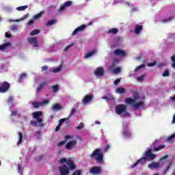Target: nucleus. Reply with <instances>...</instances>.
<instances>
[{
  "mask_svg": "<svg viewBox=\"0 0 175 175\" xmlns=\"http://www.w3.org/2000/svg\"><path fill=\"white\" fill-rule=\"evenodd\" d=\"M60 70H62V64L59 66L57 68H54L53 70V73H58Z\"/></svg>",
  "mask_w": 175,
  "mask_h": 175,
  "instance_id": "nucleus-29",
  "label": "nucleus"
},
{
  "mask_svg": "<svg viewBox=\"0 0 175 175\" xmlns=\"http://www.w3.org/2000/svg\"><path fill=\"white\" fill-rule=\"evenodd\" d=\"M10 89V83L8 81H3L0 83V93L5 94V92H8Z\"/></svg>",
  "mask_w": 175,
  "mask_h": 175,
  "instance_id": "nucleus-6",
  "label": "nucleus"
},
{
  "mask_svg": "<svg viewBox=\"0 0 175 175\" xmlns=\"http://www.w3.org/2000/svg\"><path fill=\"white\" fill-rule=\"evenodd\" d=\"M18 29V26L17 25H14L11 27V31H17Z\"/></svg>",
  "mask_w": 175,
  "mask_h": 175,
  "instance_id": "nucleus-46",
  "label": "nucleus"
},
{
  "mask_svg": "<svg viewBox=\"0 0 175 175\" xmlns=\"http://www.w3.org/2000/svg\"><path fill=\"white\" fill-rule=\"evenodd\" d=\"M60 162H61V163H66V165H68V159H65L64 157L60 159Z\"/></svg>",
  "mask_w": 175,
  "mask_h": 175,
  "instance_id": "nucleus-49",
  "label": "nucleus"
},
{
  "mask_svg": "<svg viewBox=\"0 0 175 175\" xmlns=\"http://www.w3.org/2000/svg\"><path fill=\"white\" fill-rule=\"evenodd\" d=\"M13 100H14V98H13V96L9 97V98H8V103L13 104Z\"/></svg>",
  "mask_w": 175,
  "mask_h": 175,
  "instance_id": "nucleus-55",
  "label": "nucleus"
},
{
  "mask_svg": "<svg viewBox=\"0 0 175 175\" xmlns=\"http://www.w3.org/2000/svg\"><path fill=\"white\" fill-rule=\"evenodd\" d=\"M165 159H167V154H166L165 156L161 157V158L159 159V161L162 162V161Z\"/></svg>",
  "mask_w": 175,
  "mask_h": 175,
  "instance_id": "nucleus-56",
  "label": "nucleus"
},
{
  "mask_svg": "<svg viewBox=\"0 0 175 175\" xmlns=\"http://www.w3.org/2000/svg\"><path fill=\"white\" fill-rule=\"evenodd\" d=\"M50 100H44L42 102H40L41 106H43V105H47V103H49Z\"/></svg>",
  "mask_w": 175,
  "mask_h": 175,
  "instance_id": "nucleus-47",
  "label": "nucleus"
},
{
  "mask_svg": "<svg viewBox=\"0 0 175 175\" xmlns=\"http://www.w3.org/2000/svg\"><path fill=\"white\" fill-rule=\"evenodd\" d=\"M162 76H163V77H167V76H170L169 70H165L164 72L162 74Z\"/></svg>",
  "mask_w": 175,
  "mask_h": 175,
  "instance_id": "nucleus-42",
  "label": "nucleus"
},
{
  "mask_svg": "<svg viewBox=\"0 0 175 175\" xmlns=\"http://www.w3.org/2000/svg\"><path fill=\"white\" fill-rule=\"evenodd\" d=\"M113 55H118L119 57H125L126 55V53L121 49H115L113 51Z\"/></svg>",
  "mask_w": 175,
  "mask_h": 175,
  "instance_id": "nucleus-14",
  "label": "nucleus"
},
{
  "mask_svg": "<svg viewBox=\"0 0 175 175\" xmlns=\"http://www.w3.org/2000/svg\"><path fill=\"white\" fill-rule=\"evenodd\" d=\"M144 75H141L137 78V81H143L144 80Z\"/></svg>",
  "mask_w": 175,
  "mask_h": 175,
  "instance_id": "nucleus-50",
  "label": "nucleus"
},
{
  "mask_svg": "<svg viewBox=\"0 0 175 175\" xmlns=\"http://www.w3.org/2000/svg\"><path fill=\"white\" fill-rule=\"evenodd\" d=\"M39 32H40V30L34 29L31 31L30 35H31V36H35V35H38V33H39Z\"/></svg>",
  "mask_w": 175,
  "mask_h": 175,
  "instance_id": "nucleus-37",
  "label": "nucleus"
},
{
  "mask_svg": "<svg viewBox=\"0 0 175 175\" xmlns=\"http://www.w3.org/2000/svg\"><path fill=\"white\" fill-rule=\"evenodd\" d=\"M62 108V107L59 104H55L53 107V110H59Z\"/></svg>",
  "mask_w": 175,
  "mask_h": 175,
  "instance_id": "nucleus-38",
  "label": "nucleus"
},
{
  "mask_svg": "<svg viewBox=\"0 0 175 175\" xmlns=\"http://www.w3.org/2000/svg\"><path fill=\"white\" fill-rule=\"evenodd\" d=\"M52 89L53 92H58V90H59V87L58 86V85H52Z\"/></svg>",
  "mask_w": 175,
  "mask_h": 175,
  "instance_id": "nucleus-41",
  "label": "nucleus"
},
{
  "mask_svg": "<svg viewBox=\"0 0 175 175\" xmlns=\"http://www.w3.org/2000/svg\"><path fill=\"white\" fill-rule=\"evenodd\" d=\"M93 99H94V95L86 94L82 100V103L83 105H87L88 103H90V102H92Z\"/></svg>",
  "mask_w": 175,
  "mask_h": 175,
  "instance_id": "nucleus-9",
  "label": "nucleus"
},
{
  "mask_svg": "<svg viewBox=\"0 0 175 175\" xmlns=\"http://www.w3.org/2000/svg\"><path fill=\"white\" fill-rule=\"evenodd\" d=\"M170 100H172V102H175V94L174 95V96H172L170 98Z\"/></svg>",
  "mask_w": 175,
  "mask_h": 175,
  "instance_id": "nucleus-63",
  "label": "nucleus"
},
{
  "mask_svg": "<svg viewBox=\"0 0 175 175\" xmlns=\"http://www.w3.org/2000/svg\"><path fill=\"white\" fill-rule=\"evenodd\" d=\"M18 135L19 136V139L17 142V146H20L21 143H23V133L21 132L18 133Z\"/></svg>",
  "mask_w": 175,
  "mask_h": 175,
  "instance_id": "nucleus-24",
  "label": "nucleus"
},
{
  "mask_svg": "<svg viewBox=\"0 0 175 175\" xmlns=\"http://www.w3.org/2000/svg\"><path fill=\"white\" fill-rule=\"evenodd\" d=\"M113 72L115 73L116 75H118V73L121 72V68L120 67H116L113 70Z\"/></svg>",
  "mask_w": 175,
  "mask_h": 175,
  "instance_id": "nucleus-35",
  "label": "nucleus"
},
{
  "mask_svg": "<svg viewBox=\"0 0 175 175\" xmlns=\"http://www.w3.org/2000/svg\"><path fill=\"white\" fill-rule=\"evenodd\" d=\"M75 113H76V109L72 108L71 111L68 116V118H70V117H72V116H73V114H75Z\"/></svg>",
  "mask_w": 175,
  "mask_h": 175,
  "instance_id": "nucleus-43",
  "label": "nucleus"
},
{
  "mask_svg": "<svg viewBox=\"0 0 175 175\" xmlns=\"http://www.w3.org/2000/svg\"><path fill=\"white\" fill-rule=\"evenodd\" d=\"M28 42L32 44L33 47H38V38L36 37H31L28 38Z\"/></svg>",
  "mask_w": 175,
  "mask_h": 175,
  "instance_id": "nucleus-12",
  "label": "nucleus"
},
{
  "mask_svg": "<svg viewBox=\"0 0 175 175\" xmlns=\"http://www.w3.org/2000/svg\"><path fill=\"white\" fill-rule=\"evenodd\" d=\"M129 123H124L123 124V130L122 132V136H124V137H127V139H130V137H132V133L131 132V131H129Z\"/></svg>",
  "mask_w": 175,
  "mask_h": 175,
  "instance_id": "nucleus-5",
  "label": "nucleus"
},
{
  "mask_svg": "<svg viewBox=\"0 0 175 175\" xmlns=\"http://www.w3.org/2000/svg\"><path fill=\"white\" fill-rule=\"evenodd\" d=\"M42 16H43V12H41L34 15L33 18V20H39V18H40V17H42Z\"/></svg>",
  "mask_w": 175,
  "mask_h": 175,
  "instance_id": "nucleus-27",
  "label": "nucleus"
},
{
  "mask_svg": "<svg viewBox=\"0 0 175 175\" xmlns=\"http://www.w3.org/2000/svg\"><path fill=\"white\" fill-rule=\"evenodd\" d=\"M95 53H96V51H92L91 52L88 53L85 55V58H90V57H92V55H94V54H95Z\"/></svg>",
  "mask_w": 175,
  "mask_h": 175,
  "instance_id": "nucleus-28",
  "label": "nucleus"
},
{
  "mask_svg": "<svg viewBox=\"0 0 175 175\" xmlns=\"http://www.w3.org/2000/svg\"><path fill=\"white\" fill-rule=\"evenodd\" d=\"M116 92L118 94H125V89L122 87H119L116 89Z\"/></svg>",
  "mask_w": 175,
  "mask_h": 175,
  "instance_id": "nucleus-26",
  "label": "nucleus"
},
{
  "mask_svg": "<svg viewBox=\"0 0 175 175\" xmlns=\"http://www.w3.org/2000/svg\"><path fill=\"white\" fill-rule=\"evenodd\" d=\"M72 2L70 1H66L64 4H62L59 9L57 10V12H64V10H65V8H69V6H71Z\"/></svg>",
  "mask_w": 175,
  "mask_h": 175,
  "instance_id": "nucleus-11",
  "label": "nucleus"
},
{
  "mask_svg": "<svg viewBox=\"0 0 175 175\" xmlns=\"http://www.w3.org/2000/svg\"><path fill=\"white\" fill-rule=\"evenodd\" d=\"M158 167H159V163L158 162H152L148 164L149 169H158Z\"/></svg>",
  "mask_w": 175,
  "mask_h": 175,
  "instance_id": "nucleus-17",
  "label": "nucleus"
},
{
  "mask_svg": "<svg viewBox=\"0 0 175 175\" xmlns=\"http://www.w3.org/2000/svg\"><path fill=\"white\" fill-rule=\"evenodd\" d=\"M32 24H33V20H30V21L27 23V25H32Z\"/></svg>",
  "mask_w": 175,
  "mask_h": 175,
  "instance_id": "nucleus-64",
  "label": "nucleus"
},
{
  "mask_svg": "<svg viewBox=\"0 0 175 175\" xmlns=\"http://www.w3.org/2000/svg\"><path fill=\"white\" fill-rule=\"evenodd\" d=\"M90 158H94L97 163H103V153L99 148H96L90 155Z\"/></svg>",
  "mask_w": 175,
  "mask_h": 175,
  "instance_id": "nucleus-3",
  "label": "nucleus"
},
{
  "mask_svg": "<svg viewBox=\"0 0 175 175\" xmlns=\"http://www.w3.org/2000/svg\"><path fill=\"white\" fill-rule=\"evenodd\" d=\"M43 113L42 111H36L32 113V116L34 118H40V117H42Z\"/></svg>",
  "mask_w": 175,
  "mask_h": 175,
  "instance_id": "nucleus-21",
  "label": "nucleus"
},
{
  "mask_svg": "<svg viewBox=\"0 0 175 175\" xmlns=\"http://www.w3.org/2000/svg\"><path fill=\"white\" fill-rule=\"evenodd\" d=\"M81 173H83V170H77L72 173V175H81Z\"/></svg>",
  "mask_w": 175,
  "mask_h": 175,
  "instance_id": "nucleus-40",
  "label": "nucleus"
},
{
  "mask_svg": "<svg viewBox=\"0 0 175 175\" xmlns=\"http://www.w3.org/2000/svg\"><path fill=\"white\" fill-rule=\"evenodd\" d=\"M46 85H47V83L46 82H43L42 83L40 84L36 89V92H40V90H43V88H44V86Z\"/></svg>",
  "mask_w": 175,
  "mask_h": 175,
  "instance_id": "nucleus-20",
  "label": "nucleus"
},
{
  "mask_svg": "<svg viewBox=\"0 0 175 175\" xmlns=\"http://www.w3.org/2000/svg\"><path fill=\"white\" fill-rule=\"evenodd\" d=\"M156 157L155 154H152L151 149H148L144 154V157L136 161L131 167L133 169V167H136L137 165H143V163H146L148 161H153V159H155Z\"/></svg>",
  "mask_w": 175,
  "mask_h": 175,
  "instance_id": "nucleus-1",
  "label": "nucleus"
},
{
  "mask_svg": "<svg viewBox=\"0 0 175 175\" xmlns=\"http://www.w3.org/2000/svg\"><path fill=\"white\" fill-rule=\"evenodd\" d=\"M83 128H84V123L83 122H81L79 125L77 126V129H78V131H80V129H83Z\"/></svg>",
  "mask_w": 175,
  "mask_h": 175,
  "instance_id": "nucleus-45",
  "label": "nucleus"
},
{
  "mask_svg": "<svg viewBox=\"0 0 175 175\" xmlns=\"http://www.w3.org/2000/svg\"><path fill=\"white\" fill-rule=\"evenodd\" d=\"M137 99H139V97H134V99L129 97L126 98V103H127V105H131V106H133V107H135V109H140V107H144V102L140 100L138 103L136 102V100H137Z\"/></svg>",
  "mask_w": 175,
  "mask_h": 175,
  "instance_id": "nucleus-2",
  "label": "nucleus"
},
{
  "mask_svg": "<svg viewBox=\"0 0 175 175\" xmlns=\"http://www.w3.org/2000/svg\"><path fill=\"white\" fill-rule=\"evenodd\" d=\"M66 144V141H62L58 143L57 146L58 147H62V146H64Z\"/></svg>",
  "mask_w": 175,
  "mask_h": 175,
  "instance_id": "nucleus-51",
  "label": "nucleus"
},
{
  "mask_svg": "<svg viewBox=\"0 0 175 175\" xmlns=\"http://www.w3.org/2000/svg\"><path fill=\"white\" fill-rule=\"evenodd\" d=\"M61 129V126L59 124L55 128V132H58Z\"/></svg>",
  "mask_w": 175,
  "mask_h": 175,
  "instance_id": "nucleus-60",
  "label": "nucleus"
},
{
  "mask_svg": "<svg viewBox=\"0 0 175 175\" xmlns=\"http://www.w3.org/2000/svg\"><path fill=\"white\" fill-rule=\"evenodd\" d=\"M25 9H28V5H25V6H21L16 8V10H18V12H23L25 10Z\"/></svg>",
  "mask_w": 175,
  "mask_h": 175,
  "instance_id": "nucleus-30",
  "label": "nucleus"
},
{
  "mask_svg": "<svg viewBox=\"0 0 175 175\" xmlns=\"http://www.w3.org/2000/svg\"><path fill=\"white\" fill-rule=\"evenodd\" d=\"M75 144H77V141H76V140L69 141L66 144V148L67 150H72V147H73V146H75Z\"/></svg>",
  "mask_w": 175,
  "mask_h": 175,
  "instance_id": "nucleus-16",
  "label": "nucleus"
},
{
  "mask_svg": "<svg viewBox=\"0 0 175 175\" xmlns=\"http://www.w3.org/2000/svg\"><path fill=\"white\" fill-rule=\"evenodd\" d=\"M108 33H111L112 35H117V33H118V29L117 28L110 29L108 31Z\"/></svg>",
  "mask_w": 175,
  "mask_h": 175,
  "instance_id": "nucleus-22",
  "label": "nucleus"
},
{
  "mask_svg": "<svg viewBox=\"0 0 175 175\" xmlns=\"http://www.w3.org/2000/svg\"><path fill=\"white\" fill-rule=\"evenodd\" d=\"M26 77H27V74H25V72H23L20 75V80H23V79H25Z\"/></svg>",
  "mask_w": 175,
  "mask_h": 175,
  "instance_id": "nucleus-48",
  "label": "nucleus"
},
{
  "mask_svg": "<svg viewBox=\"0 0 175 175\" xmlns=\"http://www.w3.org/2000/svg\"><path fill=\"white\" fill-rule=\"evenodd\" d=\"M23 172H24V167H23L20 164L18 165V172L20 175H23Z\"/></svg>",
  "mask_w": 175,
  "mask_h": 175,
  "instance_id": "nucleus-32",
  "label": "nucleus"
},
{
  "mask_svg": "<svg viewBox=\"0 0 175 175\" xmlns=\"http://www.w3.org/2000/svg\"><path fill=\"white\" fill-rule=\"evenodd\" d=\"M9 46H12L10 42H5L4 44L0 45V51L5 50Z\"/></svg>",
  "mask_w": 175,
  "mask_h": 175,
  "instance_id": "nucleus-19",
  "label": "nucleus"
},
{
  "mask_svg": "<svg viewBox=\"0 0 175 175\" xmlns=\"http://www.w3.org/2000/svg\"><path fill=\"white\" fill-rule=\"evenodd\" d=\"M165 145H159L158 147L154 148V151H159L165 148Z\"/></svg>",
  "mask_w": 175,
  "mask_h": 175,
  "instance_id": "nucleus-34",
  "label": "nucleus"
},
{
  "mask_svg": "<svg viewBox=\"0 0 175 175\" xmlns=\"http://www.w3.org/2000/svg\"><path fill=\"white\" fill-rule=\"evenodd\" d=\"M31 105L33 107H34L35 109H38L40 106H42L40 103H38V102H32Z\"/></svg>",
  "mask_w": 175,
  "mask_h": 175,
  "instance_id": "nucleus-31",
  "label": "nucleus"
},
{
  "mask_svg": "<svg viewBox=\"0 0 175 175\" xmlns=\"http://www.w3.org/2000/svg\"><path fill=\"white\" fill-rule=\"evenodd\" d=\"M171 61L172 62V68L175 69V54L171 57Z\"/></svg>",
  "mask_w": 175,
  "mask_h": 175,
  "instance_id": "nucleus-33",
  "label": "nucleus"
},
{
  "mask_svg": "<svg viewBox=\"0 0 175 175\" xmlns=\"http://www.w3.org/2000/svg\"><path fill=\"white\" fill-rule=\"evenodd\" d=\"M115 111L116 114H118V116H121V114H128L129 115V113L126 112V105L124 104H120L116 106L115 107Z\"/></svg>",
  "mask_w": 175,
  "mask_h": 175,
  "instance_id": "nucleus-4",
  "label": "nucleus"
},
{
  "mask_svg": "<svg viewBox=\"0 0 175 175\" xmlns=\"http://www.w3.org/2000/svg\"><path fill=\"white\" fill-rule=\"evenodd\" d=\"M65 121H69V118H66L60 119L59 120V125L62 126V124H64V122H65Z\"/></svg>",
  "mask_w": 175,
  "mask_h": 175,
  "instance_id": "nucleus-36",
  "label": "nucleus"
},
{
  "mask_svg": "<svg viewBox=\"0 0 175 175\" xmlns=\"http://www.w3.org/2000/svg\"><path fill=\"white\" fill-rule=\"evenodd\" d=\"M171 20H173V18H172V17H170L169 18L163 19V23H166V22H167V21H171Z\"/></svg>",
  "mask_w": 175,
  "mask_h": 175,
  "instance_id": "nucleus-57",
  "label": "nucleus"
},
{
  "mask_svg": "<svg viewBox=\"0 0 175 175\" xmlns=\"http://www.w3.org/2000/svg\"><path fill=\"white\" fill-rule=\"evenodd\" d=\"M31 125H33V126H39V125H38V122L37 121H33L31 120L30 122Z\"/></svg>",
  "mask_w": 175,
  "mask_h": 175,
  "instance_id": "nucleus-53",
  "label": "nucleus"
},
{
  "mask_svg": "<svg viewBox=\"0 0 175 175\" xmlns=\"http://www.w3.org/2000/svg\"><path fill=\"white\" fill-rule=\"evenodd\" d=\"M109 148H110V145H107L104 148V151L109 150Z\"/></svg>",
  "mask_w": 175,
  "mask_h": 175,
  "instance_id": "nucleus-62",
  "label": "nucleus"
},
{
  "mask_svg": "<svg viewBox=\"0 0 175 175\" xmlns=\"http://www.w3.org/2000/svg\"><path fill=\"white\" fill-rule=\"evenodd\" d=\"M121 81V79H116L115 81H114V85H118V83Z\"/></svg>",
  "mask_w": 175,
  "mask_h": 175,
  "instance_id": "nucleus-54",
  "label": "nucleus"
},
{
  "mask_svg": "<svg viewBox=\"0 0 175 175\" xmlns=\"http://www.w3.org/2000/svg\"><path fill=\"white\" fill-rule=\"evenodd\" d=\"M55 24V19L49 20L46 24V27H51Z\"/></svg>",
  "mask_w": 175,
  "mask_h": 175,
  "instance_id": "nucleus-23",
  "label": "nucleus"
},
{
  "mask_svg": "<svg viewBox=\"0 0 175 175\" xmlns=\"http://www.w3.org/2000/svg\"><path fill=\"white\" fill-rule=\"evenodd\" d=\"M90 174L99 175L102 173V167L99 166H94L90 170Z\"/></svg>",
  "mask_w": 175,
  "mask_h": 175,
  "instance_id": "nucleus-8",
  "label": "nucleus"
},
{
  "mask_svg": "<svg viewBox=\"0 0 175 175\" xmlns=\"http://www.w3.org/2000/svg\"><path fill=\"white\" fill-rule=\"evenodd\" d=\"M87 28V25H82L78 27H77L72 32V35H77L79 32H81V31H84L85 29Z\"/></svg>",
  "mask_w": 175,
  "mask_h": 175,
  "instance_id": "nucleus-13",
  "label": "nucleus"
},
{
  "mask_svg": "<svg viewBox=\"0 0 175 175\" xmlns=\"http://www.w3.org/2000/svg\"><path fill=\"white\" fill-rule=\"evenodd\" d=\"M5 38H12V34H10L8 32H5Z\"/></svg>",
  "mask_w": 175,
  "mask_h": 175,
  "instance_id": "nucleus-59",
  "label": "nucleus"
},
{
  "mask_svg": "<svg viewBox=\"0 0 175 175\" xmlns=\"http://www.w3.org/2000/svg\"><path fill=\"white\" fill-rule=\"evenodd\" d=\"M59 172L60 175H69L70 171L69 170V167L66 165H63L59 167Z\"/></svg>",
  "mask_w": 175,
  "mask_h": 175,
  "instance_id": "nucleus-7",
  "label": "nucleus"
},
{
  "mask_svg": "<svg viewBox=\"0 0 175 175\" xmlns=\"http://www.w3.org/2000/svg\"><path fill=\"white\" fill-rule=\"evenodd\" d=\"M142 31H143V25H137L135 28V33H136L137 35H139V33H140Z\"/></svg>",
  "mask_w": 175,
  "mask_h": 175,
  "instance_id": "nucleus-18",
  "label": "nucleus"
},
{
  "mask_svg": "<svg viewBox=\"0 0 175 175\" xmlns=\"http://www.w3.org/2000/svg\"><path fill=\"white\" fill-rule=\"evenodd\" d=\"M37 122L39 123L38 126L40 128L44 126V124L42 123L43 122V119L42 118H37Z\"/></svg>",
  "mask_w": 175,
  "mask_h": 175,
  "instance_id": "nucleus-25",
  "label": "nucleus"
},
{
  "mask_svg": "<svg viewBox=\"0 0 175 175\" xmlns=\"http://www.w3.org/2000/svg\"><path fill=\"white\" fill-rule=\"evenodd\" d=\"M67 165H68L69 170H76L77 169V166L72 159H68Z\"/></svg>",
  "mask_w": 175,
  "mask_h": 175,
  "instance_id": "nucleus-10",
  "label": "nucleus"
},
{
  "mask_svg": "<svg viewBox=\"0 0 175 175\" xmlns=\"http://www.w3.org/2000/svg\"><path fill=\"white\" fill-rule=\"evenodd\" d=\"M94 75L95 76H103L105 75V70H103V68L102 67H98L94 71Z\"/></svg>",
  "mask_w": 175,
  "mask_h": 175,
  "instance_id": "nucleus-15",
  "label": "nucleus"
},
{
  "mask_svg": "<svg viewBox=\"0 0 175 175\" xmlns=\"http://www.w3.org/2000/svg\"><path fill=\"white\" fill-rule=\"evenodd\" d=\"M17 113H18L17 109H14L11 111V116H12V117H16V116H17Z\"/></svg>",
  "mask_w": 175,
  "mask_h": 175,
  "instance_id": "nucleus-44",
  "label": "nucleus"
},
{
  "mask_svg": "<svg viewBox=\"0 0 175 175\" xmlns=\"http://www.w3.org/2000/svg\"><path fill=\"white\" fill-rule=\"evenodd\" d=\"M155 65H157V62H154L148 64V66H155Z\"/></svg>",
  "mask_w": 175,
  "mask_h": 175,
  "instance_id": "nucleus-58",
  "label": "nucleus"
},
{
  "mask_svg": "<svg viewBox=\"0 0 175 175\" xmlns=\"http://www.w3.org/2000/svg\"><path fill=\"white\" fill-rule=\"evenodd\" d=\"M71 46H75V43H71L70 45L66 46L64 48V51H68V50H69V49H70Z\"/></svg>",
  "mask_w": 175,
  "mask_h": 175,
  "instance_id": "nucleus-52",
  "label": "nucleus"
},
{
  "mask_svg": "<svg viewBox=\"0 0 175 175\" xmlns=\"http://www.w3.org/2000/svg\"><path fill=\"white\" fill-rule=\"evenodd\" d=\"M47 69H49V66H43L42 67V70H47Z\"/></svg>",
  "mask_w": 175,
  "mask_h": 175,
  "instance_id": "nucleus-61",
  "label": "nucleus"
},
{
  "mask_svg": "<svg viewBox=\"0 0 175 175\" xmlns=\"http://www.w3.org/2000/svg\"><path fill=\"white\" fill-rule=\"evenodd\" d=\"M143 68H146V64H141L140 66H137L135 68V71L137 72V70H140V69H142Z\"/></svg>",
  "mask_w": 175,
  "mask_h": 175,
  "instance_id": "nucleus-39",
  "label": "nucleus"
}]
</instances>
